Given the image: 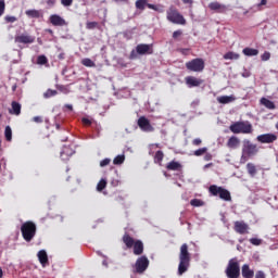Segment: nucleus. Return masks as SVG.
Here are the masks:
<instances>
[{"label": "nucleus", "mask_w": 278, "mask_h": 278, "mask_svg": "<svg viewBox=\"0 0 278 278\" xmlns=\"http://www.w3.org/2000/svg\"><path fill=\"white\" fill-rule=\"evenodd\" d=\"M37 64L45 66V64H49V59H47L45 54H41L37 58Z\"/></svg>", "instance_id": "nucleus-34"}, {"label": "nucleus", "mask_w": 278, "mask_h": 278, "mask_svg": "<svg viewBox=\"0 0 278 278\" xmlns=\"http://www.w3.org/2000/svg\"><path fill=\"white\" fill-rule=\"evenodd\" d=\"M0 118H1V114H0Z\"/></svg>", "instance_id": "nucleus-64"}, {"label": "nucleus", "mask_w": 278, "mask_h": 278, "mask_svg": "<svg viewBox=\"0 0 278 278\" xmlns=\"http://www.w3.org/2000/svg\"><path fill=\"white\" fill-rule=\"evenodd\" d=\"M241 273L243 278H253L255 275V271H253V269H251L248 264L242 266Z\"/></svg>", "instance_id": "nucleus-22"}, {"label": "nucleus", "mask_w": 278, "mask_h": 278, "mask_svg": "<svg viewBox=\"0 0 278 278\" xmlns=\"http://www.w3.org/2000/svg\"><path fill=\"white\" fill-rule=\"evenodd\" d=\"M49 21L54 27H66L68 25V22L58 14L50 15Z\"/></svg>", "instance_id": "nucleus-14"}, {"label": "nucleus", "mask_w": 278, "mask_h": 278, "mask_svg": "<svg viewBox=\"0 0 278 278\" xmlns=\"http://www.w3.org/2000/svg\"><path fill=\"white\" fill-rule=\"evenodd\" d=\"M208 192L210 194H212V197H219L222 201H231V192L223 187L211 185L208 188Z\"/></svg>", "instance_id": "nucleus-6"}, {"label": "nucleus", "mask_w": 278, "mask_h": 278, "mask_svg": "<svg viewBox=\"0 0 278 278\" xmlns=\"http://www.w3.org/2000/svg\"><path fill=\"white\" fill-rule=\"evenodd\" d=\"M217 101L222 103V105H227L228 103H233V101H236V96H220L217 97Z\"/></svg>", "instance_id": "nucleus-23"}, {"label": "nucleus", "mask_w": 278, "mask_h": 278, "mask_svg": "<svg viewBox=\"0 0 278 278\" xmlns=\"http://www.w3.org/2000/svg\"><path fill=\"white\" fill-rule=\"evenodd\" d=\"M250 242L254 245V247H260V244H262V239H257V238H251Z\"/></svg>", "instance_id": "nucleus-43"}, {"label": "nucleus", "mask_w": 278, "mask_h": 278, "mask_svg": "<svg viewBox=\"0 0 278 278\" xmlns=\"http://www.w3.org/2000/svg\"><path fill=\"white\" fill-rule=\"evenodd\" d=\"M153 54V45L140 43L136 47V51H131L130 58L136 60L138 55H151Z\"/></svg>", "instance_id": "nucleus-8"}, {"label": "nucleus", "mask_w": 278, "mask_h": 278, "mask_svg": "<svg viewBox=\"0 0 278 278\" xmlns=\"http://www.w3.org/2000/svg\"><path fill=\"white\" fill-rule=\"evenodd\" d=\"M261 60L263 62H268V60H270V52L266 51L261 55Z\"/></svg>", "instance_id": "nucleus-42"}, {"label": "nucleus", "mask_w": 278, "mask_h": 278, "mask_svg": "<svg viewBox=\"0 0 278 278\" xmlns=\"http://www.w3.org/2000/svg\"><path fill=\"white\" fill-rule=\"evenodd\" d=\"M66 110H68L70 112H73V106L71 104H65L64 112H66Z\"/></svg>", "instance_id": "nucleus-53"}, {"label": "nucleus", "mask_w": 278, "mask_h": 278, "mask_svg": "<svg viewBox=\"0 0 278 278\" xmlns=\"http://www.w3.org/2000/svg\"><path fill=\"white\" fill-rule=\"evenodd\" d=\"M83 66H86L87 68H94L97 64L91 59L85 58L81 60Z\"/></svg>", "instance_id": "nucleus-31"}, {"label": "nucleus", "mask_w": 278, "mask_h": 278, "mask_svg": "<svg viewBox=\"0 0 278 278\" xmlns=\"http://www.w3.org/2000/svg\"><path fill=\"white\" fill-rule=\"evenodd\" d=\"M204 160H205V162H210V161L212 160V155L206 152V153L204 154Z\"/></svg>", "instance_id": "nucleus-52"}, {"label": "nucleus", "mask_w": 278, "mask_h": 278, "mask_svg": "<svg viewBox=\"0 0 278 278\" xmlns=\"http://www.w3.org/2000/svg\"><path fill=\"white\" fill-rule=\"evenodd\" d=\"M59 60H64V53L59 54Z\"/></svg>", "instance_id": "nucleus-60"}, {"label": "nucleus", "mask_w": 278, "mask_h": 278, "mask_svg": "<svg viewBox=\"0 0 278 278\" xmlns=\"http://www.w3.org/2000/svg\"><path fill=\"white\" fill-rule=\"evenodd\" d=\"M276 129H278V123L276 124Z\"/></svg>", "instance_id": "nucleus-62"}, {"label": "nucleus", "mask_w": 278, "mask_h": 278, "mask_svg": "<svg viewBox=\"0 0 278 278\" xmlns=\"http://www.w3.org/2000/svg\"><path fill=\"white\" fill-rule=\"evenodd\" d=\"M260 149L257 144L252 143L250 140L243 141L241 162H247L249 157H253V155H257Z\"/></svg>", "instance_id": "nucleus-4"}, {"label": "nucleus", "mask_w": 278, "mask_h": 278, "mask_svg": "<svg viewBox=\"0 0 278 278\" xmlns=\"http://www.w3.org/2000/svg\"><path fill=\"white\" fill-rule=\"evenodd\" d=\"M106 187H108V180L105 178H102L97 185V190L98 192H103V190H105Z\"/></svg>", "instance_id": "nucleus-32"}, {"label": "nucleus", "mask_w": 278, "mask_h": 278, "mask_svg": "<svg viewBox=\"0 0 278 278\" xmlns=\"http://www.w3.org/2000/svg\"><path fill=\"white\" fill-rule=\"evenodd\" d=\"M268 3V0H261L258 4H256L257 10H264V5Z\"/></svg>", "instance_id": "nucleus-46"}, {"label": "nucleus", "mask_w": 278, "mask_h": 278, "mask_svg": "<svg viewBox=\"0 0 278 278\" xmlns=\"http://www.w3.org/2000/svg\"><path fill=\"white\" fill-rule=\"evenodd\" d=\"M116 3H127V0H115Z\"/></svg>", "instance_id": "nucleus-59"}, {"label": "nucleus", "mask_w": 278, "mask_h": 278, "mask_svg": "<svg viewBox=\"0 0 278 278\" xmlns=\"http://www.w3.org/2000/svg\"><path fill=\"white\" fill-rule=\"evenodd\" d=\"M203 141L200 139V138H197V139H193L192 140V144L194 146V147H201V143H202Z\"/></svg>", "instance_id": "nucleus-50"}, {"label": "nucleus", "mask_w": 278, "mask_h": 278, "mask_svg": "<svg viewBox=\"0 0 278 278\" xmlns=\"http://www.w3.org/2000/svg\"><path fill=\"white\" fill-rule=\"evenodd\" d=\"M178 260H179V264H178L177 276L181 277V275H185V273H188V269L190 268L191 254L188 251L187 243H184L180 247Z\"/></svg>", "instance_id": "nucleus-1"}, {"label": "nucleus", "mask_w": 278, "mask_h": 278, "mask_svg": "<svg viewBox=\"0 0 278 278\" xmlns=\"http://www.w3.org/2000/svg\"><path fill=\"white\" fill-rule=\"evenodd\" d=\"M7 23H16L18 21V18H16V16H12V15H7L4 17Z\"/></svg>", "instance_id": "nucleus-41"}, {"label": "nucleus", "mask_w": 278, "mask_h": 278, "mask_svg": "<svg viewBox=\"0 0 278 278\" xmlns=\"http://www.w3.org/2000/svg\"><path fill=\"white\" fill-rule=\"evenodd\" d=\"M134 268L135 273H137L138 275H142V273H144L147 268H149V258L147 256H141L137 258Z\"/></svg>", "instance_id": "nucleus-11"}, {"label": "nucleus", "mask_w": 278, "mask_h": 278, "mask_svg": "<svg viewBox=\"0 0 278 278\" xmlns=\"http://www.w3.org/2000/svg\"><path fill=\"white\" fill-rule=\"evenodd\" d=\"M135 5L137 10H141V11L144 10L146 8H149V10H154L155 12H162V10H160L162 7L151 4L149 3L148 0H137Z\"/></svg>", "instance_id": "nucleus-13"}, {"label": "nucleus", "mask_w": 278, "mask_h": 278, "mask_svg": "<svg viewBox=\"0 0 278 278\" xmlns=\"http://www.w3.org/2000/svg\"><path fill=\"white\" fill-rule=\"evenodd\" d=\"M123 162H125V155H117L114 160H113V164L115 166H118L121 164H123Z\"/></svg>", "instance_id": "nucleus-39"}, {"label": "nucleus", "mask_w": 278, "mask_h": 278, "mask_svg": "<svg viewBox=\"0 0 278 278\" xmlns=\"http://www.w3.org/2000/svg\"><path fill=\"white\" fill-rule=\"evenodd\" d=\"M137 125L141 131L151 132L155 131V128L151 125V122L146 116L139 117Z\"/></svg>", "instance_id": "nucleus-12"}, {"label": "nucleus", "mask_w": 278, "mask_h": 278, "mask_svg": "<svg viewBox=\"0 0 278 278\" xmlns=\"http://www.w3.org/2000/svg\"><path fill=\"white\" fill-rule=\"evenodd\" d=\"M25 14L26 16H28V18H40L42 16V11L31 9V10H26Z\"/></svg>", "instance_id": "nucleus-24"}, {"label": "nucleus", "mask_w": 278, "mask_h": 278, "mask_svg": "<svg viewBox=\"0 0 278 278\" xmlns=\"http://www.w3.org/2000/svg\"><path fill=\"white\" fill-rule=\"evenodd\" d=\"M226 146L228 149H238V147H240V139L236 136H232L228 139Z\"/></svg>", "instance_id": "nucleus-21"}, {"label": "nucleus", "mask_w": 278, "mask_h": 278, "mask_svg": "<svg viewBox=\"0 0 278 278\" xmlns=\"http://www.w3.org/2000/svg\"><path fill=\"white\" fill-rule=\"evenodd\" d=\"M255 278H266V274L264 271H257Z\"/></svg>", "instance_id": "nucleus-51"}, {"label": "nucleus", "mask_w": 278, "mask_h": 278, "mask_svg": "<svg viewBox=\"0 0 278 278\" xmlns=\"http://www.w3.org/2000/svg\"><path fill=\"white\" fill-rule=\"evenodd\" d=\"M112 162L110 159H104L100 162V166L103 168L105 166H109V164Z\"/></svg>", "instance_id": "nucleus-47"}, {"label": "nucleus", "mask_w": 278, "mask_h": 278, "mask_svg": "<svg viewBox=\"0 0 278 278\" xmlns=\"http://www.w3.org/2000/svg\"><path fill=\"white\" fill-rule=\"evenodd\" d=\"M247 170L251 177H255V175H257V168L255 167V164H253V163L247 164Z\"/></svg>", "instance_id": "nucleus-30"}, {"label": "nucleus", "mask_w": 278, "mask_h": 278, "mask_svg": "<svg viewBox=\"0 0 278 278\" xmlns=\"http://www.w3.org/2000/svg\"><path fill=\"white\" fill-rule=\"evenodd\" d=\"M81 122H83V125H85L86 127L92 125V122L90 119H88L87 117H84L81 119Z\"/></svg>", "instance_id": "nucleus-49"}, {"label": "nucleus", "mask_w": 278, "mask_h": 278, "mask_svg": "<svg viewBox=\"0 0 278 278\" xmlns=\"http://www.w3.org/2000/svg\"><path fill=\"white\" fill-rule=\"evenodd\" d=\"M225 273H226V277L228 278L240 277V263L238 262V258H231L228 262Z\"/></svg>", "instance_id": "nucleus-7"}, {"label": "nucleus", "mask_w": 278, "mask_h": 278, "mask_svg": "<svg viewBox=\"0 0 278 278\" xmlns=\"http://www.w3.org/2000/svg\"><path fill=\"white\" fill-rule=\"evenodd\" d=\"M184 35V31H181V30H175L174 33H173V38L175 39V40H177V38H179V36H182Z\"/></svg>", "instance_id": "nucleus-48"}, {"label": "nucleus", "mask_w": 278, "mask_h": 278, "mask_svg": "<svg viewBox=\"0 0 278 278\" xmlns=\"http://www.w3.org/2000/svg\"><path fill=\"white\" fill-rule=\"evenodd\" d=\"M190 205H192L193 207H203L205 203L202 200L193 199L190 201Z\"/></svg>", "instance_id": "nucleus-35"}, {"label": "nucleus", "mask_w": 278, "mask_h": 278, "mask_svg": "<svg viewBox=\"0 0 278 278\" xmlns=\"http://www.w3.org/2000/svg\"><path fill=\"white\" fill-rule=\"evenodd\" d=\"M166 169L167 170H177L178 173H181V170H184V165H181V163H179L177 161H170L169 163H167Z\"/></svg>", "instance_id": "nucleus-20"}, {"label": "nucleus", "mask_w": 278, "mask_h": 278, "mask_svg": "<svg viewBox=\"0 0 278 278\" xmlns=\"http://www.w3.org/2000/svg\"><path fill=\"white\" fill-rule=\"evenodd\" d=\"M232 134H253V125L249 121L235 122L229 126Z\"/></svg>", "instance_id": "nucleus-3"}, {"label": "nucleus", "mask_w": 278, "mask_h": 278, "mask_svg": "<svg viewBox=\"0 0 278 278\" xmlns=\"http://www.w3.org/2000/svg\"><path fill=\"white\" fill-rule=\"evenodd\" d=\"M15 42H20V45H33V42H36V37L22 34L15 37Z\"/></svg>", "instance_id": "nucleus-15"}, {"label": "nucleus", "mask_w": 278, "mask_h": 278, "mask_svg": "<svg viewBox=\"0 0 278 278\" xmlns=\"http://www.w3.org/2000/svg\"><path fill=\"white\" fill-rule=\"evenodd\" d=\"M208 9L217 14H225L227 12V5L222 4L220 2H211Z\"/></svg>", "instance_id": "nucleus-17"}, {"label": "nucleus", "mask_w": 278, "mask_h": 278, "mask_svg": "<svg viewBox=\"0 0 278 278\" xmlns=\"http://www.w3.org/2000/svg\"><path fill=\"white\" fill-rule=\"evenodd\" d=\"M211 166H214V164L208 163V164L204 165V170L207 169V168H211Z\"/></svg>", "instance_id": "nucleus-57"}, {"label": "nucleus", "mask_w": 278, "mask_h": 278, "mask_svg": "<svg viewBox=\"0 0 278 278\" xmlns=\"http://www.w3.org/2000/svg\"><path fill=\"white\" fill-rule=\"evenodd\" d=\"M242 53H243V55H247L248 58H253L255 55H258L260 50L253 49V48H244Z\"/></svg>", "instance_id": "nucleus-28"}, {"label": "nucleus", "mask_w": 278, "mask_h": 278, "mask_svg": "<svg viewBox=\"0 0 278 278\" xmlns=\"http://www.w3.org/2000/svg\"><path fill=\"white\" fill-rule=\"evenodd\" d=\"M182 3H189L190 5H192V0H181Z\"/></svg>", "instance_id": "nucleus-58"}, {"label": "nucleus", "mask_w": 278, "mask_h": 278, "mask_svg": "<svg viewBox=\"0 0 278 278\" xmlns=\"http://www.w3.org/2000/svg\"><path fill=\"white\" fill-rule=\"evenodd\" d=\"M188 49H181L180 52L182 53V55H188Z\"/></svg>", "instance_id": "nucleus-56"}, {"label": "nucleus", "mask_w": 278, "mask_h": 278, "mask_svg": "<svg viewBox=\"0 0 278 278\" xmlns=\"http://www.w3.org/2000/svg\"><path fill=\"white\" fill-rule=\"evenodd\" d=\"M55 94H58V90L48 89V90L43 93V98H45V99H51V97H55Z\"/></svg>", "instance_id": "nucleus-36"}, {"label": "nucleus", "mask_w": 278, "mask_h": 278, "mask_svg": "<svg viewBox=\"0 0 278 278\" xmlns=\"http://www.w3.org/2000/svg\"><path fill=\"white\" fill-rule=\"evenodd\" d=\"M11 110H9V112L11 114H14L15 116H21V103L16 102V101H13L11 103Z\"/></svg>", "instance_id": "nucleus-26"}, {"label": "nucleus", "mask_w": 278, "mask_h": 278, "mask_svg": "<svg viewBox=\"0 0 278 278\" xmlns=\"http://www.w3.org/2000/svg\"><path fill=\"white\" fill-rule=\"evenodd\" d=\"M119 181L118 180H112L111 181V186H113L114 188H116V186H118Z\"/></svg>", "instance_id": "nucleus-55"}, {"label": "nucleus", "mask_w": 278, "mask_h": 278, "mask_svg": "<svg viewBox=\"0 0 278 278\" xmlns=\"http://www.w3.org/2000/svg\"><path fill=\"white\" fill-rule=\"evenodd\" d=\"M86 27H87V29H97V27H99V23H97V22H87Z\"/></svg>", "instance_id": "nucleus-40"}, {"label": "nucleus", "mask_w": 278, "mask_h": 278, "mask_svg": "<svg viewBox=\"0 0 278 278\" xmlns=\"http://www.w3.org/2000/svg\"><path fill=\"white\" fill-rule=\"evenodd\" d=\"M61 4L64 5V8H71L73 0H61Z\"/></svg>", "instance_id": "nucleus-45"}, {"label": "nucleus", "mask_w": 278, "mask_h": 278, "mask_svg": "<svg viewBox=\"0 0 278 278\" xmlns=\"http://www.w3.org/2000/svg\"><path fill=\"white\" fill-rule=\"evenodd\" d=\"M123 242L126 249H134V255H142L144 253V243L140 240H135L127 232L123 236Z\"/></svg>", "instance_id": "nucleus-2"}, {"label": "nucleus", "mask_w": 278, "mask_h": 278, "mask_svg": "<svg viewBox=\"0 0 278 278\" xmlns=\"http://www.w3.org/2000/svg\"><path fill=\"white\" fill-rule=\"evenodd\" d=\"M260 104L264 105L267 110H275V102L268 100L267 98H261Z\"/></svg>", "instance_id": "nucleus-27"}, {"label": "nucleus", "mask_w": 278, "mask_h": 278, "mask_svg": "<svg viewBox=\"0 0 278 278\" xmlns=\"http://www.w3.org/2000/svg\"><path fill=\"white\" fill-rule=\"evenodd\" d=\"M167 21L176 25H186V18L184 17V15L177 12V9L173 7L169 8L167 11Z\"/></svg>", "instance_id": "nucleus-9"}, {"label": "nucleus", "mask_w": 278, "mask_h": 278, "mask_svg": "<svg viewBox=\"0 0 278 278\" xmlns=\"http://www.w3.org/2000/svg\"><path fill=\"white\" fill-rule=\"evenodd\" d=\"M0 278H3V269L0 267Z\"/></svg>", "instance_id": "nucleus-61"}, {"label": "nucleus", "mask_w": 278, "mask_h": 278, "mask_svg": "<svg viewBox=\"0 0 278 278\" xmlns=\"http://www.w3.org/2000/svg\"><path fill=\"white\" fill-rule=\"evenodd\" d=\"M37 257L42 266L49 264V256L47 255V251L41 250L38 252Z\"/></svg>", "instance_id": "nucleus-25"}, {"label": "nucleus", "mask_w": 278, "mask_h": 278, "mask_svg": "<svg viewBox=\"0 0 278 278\" xmlns=\"http://www.w3.org/2000/svg\"><path fill=\"white\" fill-rule=\"evenodd\" d=\"M21 231L26 242H31L36 237V224L34 222H25L21 226Z\"/></svg>", "instance_id": "nucleus-5"}, {"label": "nucleus", "mask_w": 278, "mask_h": 278, "mask_svg": "<svg viewBox=\"0 0 278 278\" xmlns=\"http://www.w3.org/2000/svg\"><path fill=\"white\" fill-rule=\"evenodd\" d=\"M239 59H240V54L236 52H227L226 54H224V60H239Z\"/></svg>", "instance_id": "nucleus-33"}, {"label": "nucleus", "mask_w": 278, "mask_h": 278, "mask_svg": "<svg viewBox=\"0 0 278 278\" xmlns=\"http://www.w3.org/2000/svg\"><path fill=\"white\" fill-rule=\"evenodd\" d=\"M186 68L192 73H203L205 70V61H203V59H193L186 63Z\"/></svg>", "instance_id": "nucleus-10"}, {"label": "nucleus", "mask_w": 278, "mask_h": 278, "mask_svg": "<svg viewBox=\"0 0 278 278\" xmlns=\"http://www.w3.org/2000/svg\"><path fill=\"white\" fill-rule=\"evenodd\" d=\"M33 121H34V123H42V117H40V116H35V117L33 118Z\"/></svg>", "instance_id": "nucleus-54"}, {"label": "nucleus", "mask_w": 278, "mask_h": 278, "mask_svg": "<svg viewBox=\"0 0 278 278\" xmlns=\"http://www.w3.org/2000/svg\"><path fill=\"white\" fill-rule=\"evenodd\" d=\"M3 12H5V0H0V16H3Z\"/></svg>", "instance_id": "nucleus-44"}, {"label": "nucleus", "mask_w": 278, "mask_h": 278, "mask_svg": "<svg viewBox=\"0 0 278 278\" xmlns=\"http://www.w3.org/2000/svg\"><path fill=\"white\" fill-rule=\"evenodd\" d=\"M235 231L244 236V233H249V225L244 222H235Z\"/></svg>", "instance_id": "nucleus-19"}, {"label": "nucleus", "mask_w": 278, "mask_h": 278, "mask_svg": "<svg viewBox=\"0 0 278 278\" xmlns=\"http://www.w3.org/2000/svg\"><path fill=\"white\" fill-rule=\"evenodd\" d=\"M185 81L188 86V88H199L201 84H203V80L201 78H197L194 76H187L185 78Z\"/></svg>", "instance_id": "nucleus-18"}, {"label": "nucleus", "mask_w": 278, "mask_h": 278, "mask_svg": "<svg viewBox=\"0 0 278 278\" xmlns=\"http://www.w3.org/2000/svg\"><path fill=\"white\" fill-rule=\"evenodd\" d=\"M163 160H164V152H162V150L156 151L154 155V163L159 164V166H162Z\"/></svg>", "instance_id": "nucleus-29"}, {"label": "nucleus", "mask_w": 278, "mask_h": 278, "mask_svg": "<svg viewBox=\"0 0 278 278\" xmlns=\"http://www.w3.org/2000/svg\"><path fill=\"white\" fill-rule=\"evenodd\" d=\"M4 136H5V139L8 140V142L12 141V128L10 126L5 127Z\"/></svg>", "instance_id": "nucleus-37"}, {"label": "nucleus", "mask_w": 278, "mask_h": 278, "mask_svg": "<svg viewBox=\"0 0 278 278\" xmlns=\"http://www.w3.org/2000/svg\"><path fill=\"white\" fill-rule=\"evenodd\" d=\"M207 153V148H200L193 152L195 157H201V155H205Z\"/></svg>", "instance_id": "nucleus-38"}, {"label": "nucleus", "mask_w": 278, "mask_h": 278, "mask_svg": "<svg viewBox=\"0 0 278 278\" xmlns=\"http://www.w3.org/2000/svg\"><path fill=\"white\" fill-rule=\"evenodd\" d=\"M61 155H64V151H63V152H61Z\"/></svg>", "instance_id": "nucleus-63"}, {"label": "nucleus", "mask_w": 278, "mask_h": 278, "mask_svg": "<svg viewBox=\"0 0 278 278\" xmlns=\"http://www.w3.org/2000/svg\"><path fill=\"white\" fill-rule=\"evenodd\" d=\"M256 140L262 144H270L277 140V135L275 134H264L256 137Z\"/></svg>", "instance_id": "nucleus-16"}]
</instances>
